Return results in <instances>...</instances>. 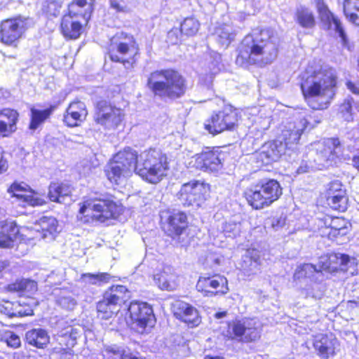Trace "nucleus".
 Instances as JSON below:
<instances>
[{"instance_id": "nucleus-25", "label": "nucleus", "mask_w": 359, "mask_h": 359, "mask_svg": "<svg viewBox=\"0 0 359 359\" xmlns=\"http://www.w3.org/2000/svg\"><path fill=\"white\" fill-rule=\"evenodd\" d=\"M19 114L11 109H4L0 111V136L8 137L16 130Z\"/></svg>"}, {"instance_id": "nucleus-33", "label": "nucleus", "mask_w": 359, "mask_h": 359, "mask_svg": "<svg viewBox=\"0 0 359 359\" xmlns=\"http://www.w3.org/2000/svg\"><path fill=\"white\" fill-rule=\"evenodd\" d=\"M262 261L258 250L252 249L247 251L244 257L243 269L247 276L257 273L260 270Z\"/></svg>"}, {"instance_id": "nucleus-9", "label": "nucleus", "mask_w": 359, "mask_h": 359, "mask_svg": "<svg viewBox=\"0 0 359 359\" xmlns=\"http://www.w3.org/2000/svg\"><path fill=\"white\" fill-rule=\"evenodd\" d=\"M313 163L316 168H327L337 163L341 153V144L338 138H329L315 144Z\"/></svg>"}, {"instance_id": "nucleus-63", "label": "nucleus", "mask_w": 359, "mask_h": 359, "mask_svg": "<svg viewBox=\"0 0 359 359\" xmlns=\"http://www.w3.org/2000/svg\"><path fill=\"white\" fill-rule=\"evenodd\" d=\"M347 88L351 91L355 95H359V86L352 83L351 81H347L346 83Z\"/></svg>"}, {"instance_id": "nucleus-42", "label": "nucleus", "mask_w": 359, "mask_h": 359, "mask_svg": "<svg viewBox=\"0 0 359 359\" xmlns=\"http://www.w3.org/2000/svg\"><path fill=\"white\" fill-rule=\"evenodd\" d=\"M262 189L266 192L271 204L282 195V188L279 182L275 180H263L259 182Z\"/></svg>"}, {"instance_id": "nucleus-27", "label": "nucleus", "mask_w": 359, "mask_h": 359, "mask_svg": "<svg viewBox=\"0 0 359 359\" xmlns=\"http://www.w3.org/2000/svg\"><path fill=\"white\" fill-rule=\"evenodd\" d=\"M79 18L81 17L71 15L69 13L62 18L61 29L65 36L70 39H77L80 36L82 29L81 23L74 19Z\"/></svg>"}, {"instance_id": "nucleus-32", "label": "nucleus", "mask_w": 359, "mask_h": 359, "mask_svg": "<svg viewBox=\"0 0 359 359\" xmlns=\"http://www.w3.org/2000/svg\"><path fill=\"white\" fill-rule=\"evenodd\" d=\"M19 229L13 222H7L0 226V248H12Z\"/></svg>"}, {"instance_id": "nucleus-58", "label": "nucleus", "mask_w": 359, "mask_h": 359, "mask_svg": "<svg viewBox=\"0 0 359 359\" xmlns=\"http://www.w3.org/2000/svg\"><path fill=\"white\" fill-rule=\"evenodd\" d=\"M313 165L310 163H308L306 161H302L300 165L297 169V174H304L308 172L313 168Z\"/></svg>"}, {"instance_id": "nucleus-38", "label": "nucleus", "mask_w": 359, "mask_h": 359, "mask_svg": "<svg viewBox=\"0 0 359 359\" xmlns=\"http://www.w3.org/2000/svg\"><path fill=\"white\" fill-rule=\"evenodd\" d=\"M70 193L71 188L67 184L51 183L49 186L48 197L52 201L63 203Z\"/></svg>"}, {"instance_id": "nucleus-17", "label": "nucleus", "mask_w": 359, "mask_h": 359, "mask_svg": "<svg viewBox=\"0 0 359 359\" xmlns=\"http://www.w3.org/2000/svg\"><path fill=\"white\" fill-rule=\"evenodd\" d=\"M308 120L304 116L299 121L293 123H289L285 128L282 131V142L285 148L291 149L297 144L300 139V137L306 129Z\"/></svg>"}, {"instance_id": "nucleus-52", "label": "nucleus", "mask_w": 359, "mask_h": 359, "mask_svg": "<svg viewBox=\"0 0 359 359\" xmlns=\"http://www.w3.org/2000/svg\"><path fill=\"white\" fill-rule=\"evenodd\" d=\"M327 194V197H330L334 195L346 194V192L342 184L338 180H334L328 184Z\"/></svg>"}, {"instance_id": "nucleus-36", "label": "nucleus", "mask_w": 359, "mask_h": 359, "mask_svg": "<svg viewBox=\"0 0 359 359\" xmlns=\"http://www.w3.org/2000/svg\"><path fill=\"white\" fill-rule=\"evenodd\" d=\"M55 106H50L45 109H38L34 107L30 109V123L29 128L35 130L39 128L50 116L55 110Z\"/></svg>"}, {"instance_id": "nucleus-8", "label": "nucleus", "mask_w": 359, "mask_h": 359, "mask_svg": "<svg viewBox=\"0 0 359 359\" xmlns=\"http://www.w3.org/2000/svg\"><path fill=\"white\" fill-rule=\"evenodd\" d=\"M238 122V113L232 106H225L214 112L204 122V128L210 134L215 135L226 130L234 129Z\"/></svg>"}, {"instance_id": "nucleus-51", "label": "nucleus", "mask_w": 359, "mask_h": 359, "mask_svg": "<svg viewBox=\"0 0 359 359\" xmlns=\"http://www.w3.org/2000/svg\"><path fill=\"white\" fill-rule=\"evenodd\" d=\"M1 339L13 348H17L21 345L20 337L11 330L3 331L1 334Z\"/></svg>"}, {"instance_id": "nucleus-62", "label": "nucleus", "mask_w": 359, "mask_h": 359, "mask_svg": "<svg viewBox=\"0 0 359 359\" xmlns=\"http://www.w3.org/2000/svg\"><path fill=\"white\" fill-rule=\"evenodd\" d=\"M168 37L172 43H177L179 41L177 29H172L168 34Z\"/></svg>"}, {"instance_id": "nucleus-46", "label": "nucleus", "mask_w": 359, "mask_h": 359, "mask_svg": "<svg viewBox=\"0 0 359 359\" xmlns=\"http://www.w3.org/2000/svg\"><path fill=\"white\" fill-rule=\"evenodd\" d=\"M98 316L102 319H109L118 309L113 304L110 303L105 297L100 301L97 305Z\"/></svg>"}, {"instance_id": "nucleus-12", "label": "nucleus", "mask_w": 359, "mask_h": 359, "mask_svg": "<svg viewBox=\"0 0 359 359\" xmlns=\"http://www.w3.org/2000/svg\"><path fill=\"white\" fill-rule=\"evenodd\" d=\"M226 154L219 148L203 150L192 157L190 162L196 168L209 172H217L222 169Z\"/></svg>"}, {"instance_id": "nucleus-28", "label": "nucleus", "mask_w": 359, "mask_h": 359, "mask_svg": "<svg viewBox=\"0 0 359 359\" xmlns=\"http://www.w3.org/2000/svg\"><path fill=\"white\" fill-rule=\"evenodd\" d=\"M350 261L349 256L346 255L332 253L326 258V262L323 263L322 269L329 272L345 271Z\"/></svg>"}, {"instance_id": "nucleus-14", "label": "nucleus", "mask_w": 359, "mask_h": 359, "mask_svg": "<svg viewBox=\"0 0 359 359\" xmlns=\"http://www.w3.org/2000/svg\"><path fill=\"white\" fill-rule=\"evenodd\" d=\"M27 28V18L20 16L5 20L0 25V41L6 45H13L22 36Z\"/></svg>"}, {"instance_id": "nucleus-55", "label": "nucleus", "mask_w": 359, "mask_h": 359, "mask_svg": "<svg viewBox=\"0 0 359 359\" xmlns=\"http://www.w3.org/2000/svg\"><path fill=\"white\" fill-rule=\"evenodd\" d=\"M60 336L62 337H69L72 341H75L78 337V332L76 329L72 327V326H68L65 330H62L60 332Z\"/></svg>"}, {"instance_id": "nucleus-10", "label": "nucleus", "mask_w": 359, "mask_h": 359, "mask_svg": "<svg viewBox=\"0 0 359 359\" xmlns=\"http://www.w3.org/2000/svg\"><path fill=\"white\" fill-rule=\"evenodd\" d=\"M124 116L122 109L103 100L97 104L93 118L95 123L103 129L114 130L120 126Z\"/></svg>"}, {"instance_id": "nucleus-57", "label": "nucleus", "mask_w": 359, "mask_h": 359, "mask_svg": "<svg viewBox=\"0 0 359 359\" xmlns=\"http://www.w3.org/2000/svg\"><path fill=\"white\" fill-rule=\"evenodd\" d=\"M15 307L18 311H20V313H16V317H22L26 316L33 315V310L30 307H24L20 303L16 302Z\"/></svg>"}, {"instance_id": "nucleus-23", "label": "nucleus", "mask_w": 359, "mask_h": 359, "mask_svg": "<svg viewBox=\"0 0 359 359\" xmlns=\"http://www.w3.org/2000/svg\"><path fill=\"white\" fill-rule=\"evenodd\" d=\"M266 194L259 182L247 188L245 191L248 204L256 210L263 209L271 205V200H269Z\"/></svg>"}, {"instance_id": "nucleus-49", "label": "nucleus", "mask_w": 359, "mask_h": 359, "mask_svg": "<svg viewBox=\"0 0 359 359\" xmlns=\"http://www.w3.org/2000/svg\"><path fill=\"white\" fill-rule=\"evenodd\" d=\"M320 271L311 264H304L297 268L294 273V279L303 278H312L315 274L320 275Z\"/></svg>"}, {"instance_id": "nucleus-22", "label": "nucleus", "mask_w": 359, "mask_h": 359, "mask_svg": "<svg viewBox=\"0 0 359 359\" xmlns=\"http://www.w3.org/2000/svg\"><path fill=\"white\" fill-rule=\"evenodd\" d=\"M174 315L191 327L198 326L201 322L198 310L184 302H176L174 306Z\"/></svg>"}, {"instance_id": "nucleus-40", "label": "nucleus", "mask_w": 359, "mask_h": 359, "mask_svg": "<svg viewBox=\"0 0 359 359\" xmlns=\"http://www.w3.org/2000/svg\"><path fill=\"white\" fill-rule=\"evenodd\" d=\"M294 20L302 27L305 29H311L316 25V20L313 12L304 6L297 8Z\"/></svg>"}, {"instance_id": "nucleus-2", "label": "nucleus", "mask_w": 359, "mask_h": 359, "mask_svg": "<svg viewBox=\"0 0 359 359\" xmlns=\"http://www.w3.org/2000/svg\"><path fill=\"white\" fill-rule=\"evenodd\" d=\"M337 84L336 70L327 65H309L302 75L301 89L313 109L328 107L335 96Z\"/></svg>"}, {"instance_id": "nucleus-45", "label": "nucleus", "mask_w": 359, "mask_h": 359, "mask_svg": "<svg viewBox=\"0 0 359 359\" xmlns=\"http://www.w3.org/2000/svg\"><path fill=\"white\" fill-rule=\"evenodd\" d=\"M57 304L67 310H73L77 305L74 294L68 290H61L57 295Z\"/></svg>"}, {"instance_id": "nucleus-64", "label": "nucleus", "mask_w": 359, "mask_h": 359, "mask_svg": "<svg viewBox=\"0 0 359 359\" xmlns=\"http://www.w3.org/2000/svg\"><path fill=\"white\" fill-rule=\"evenodd\" d=\"M121 359H140L136 355H133L129 351L123 350L121 354Z\"/></svg>"}, {"instance_id": "nucleus-19", "label": "nucleus", "mask_w": 359, "mask_h": 359, "mask_svg": "<svg viewBox=\"0 0 359 359\" xmlns=\"http://www.w3.org/2000/svg\"><path fill=\"white\" fill-rule=\"evenodd\" d=\"M27 185L22 183L14 182L8 189V192L12 197H15L22 203L31 206H41L45 203L43 198L39 197L37 194L32 191H27Z\"/></svg>"}, {"instance_id": "nucleus-48", "label": "nucleus", "mask_w": 359, "mask_h": 359, "mask_svg": "<svg viewBox=\"0 0 359 359\" xmlns=\"http://www.w3.org/2000/svg\"><path fill=\"white\" fill-rule=\"evenodd\" d=\"M328 205L333 210L344 212L348 208V197L346 194L334 195L327 197Z\"/></svg>"}, {"instance_id": "nucleus-18", "label": "nucleus", "mask_w": 359, "mask_h": 359, "mask_svg": "<svg viewBox=\"0 0 359 359\" xmlns=\"http://www.w3.org/2000/svg\"><path fill=\"white\" fill-rule=\"evenodd\" d=\"M155 285L162 290L173 291L179 285V278L173 267L163 266L154 274Z\"/></svg>"}, {"instance_id": "nucleus-20", "label": "nucleus", "mask_w": 359, "mask_h": 359, "mask_svg": "<svg viewBox=\"0 0 359 359\" xmlns=\"http://www.w3.org/2000/svg\"><path fill=\"white\" fill-rule=\"evenodd\" d=\"M37 235L35 238L53 240L60 231L58 222L53 217L43 216L38 220L33 226Z\"/></svg>"}, {"instance_id": "nucleus-43", "label": "nucleus", "mask_w": 359, "mask_h": 359, "mask_svg": "<svg viewBox=\"0 0 359 359\" xmlns=\"http://www.w3.org/2000/svg\"><path fill=\"white\" fill-rule=\"evenodd\" d=\"M344 13L350 22L359 26V0H345Z\"/></svg>"}, {"instance_id": "nucleus-34", "label": "nucleus", "mask_w": 359, "mask_h": 359, "mask_svg": "<svg viewBox=\"0 0 359 359\" xmlns=\"http://www.w3.org/2000/svg\"><path fill=\"white\" fill-rule=\"evenodd\" d=\"M324 224L327 228L330 229L328 233L329 237L344 236L348 233V222L342 217H325Z\"/></svg>"}, {"instance_id": "nucleus-3", "label": "nucleus", "mask_w": 359, "mask_h": 359, "mask_svg": "<svg viewBox=\"0 0 359 359\" xmlns=\"http://www.w3.org/2000/svg\"><path fill=\"white\" fill-rule=\"evenodd\" d=\"M277 42L276 36L270 29L253 31L243 39L236 60V64L247 67L271 62L277 56Z\"/></svg>"}, {"instance_id": "nucleus-47", "label": "nucleus", "mask_w": 359, "mask_h": 359, "mask_svg": "<svg viewBox=\"0 0 359 359\" xmlns=\"http://www.w3.org/2000/svg\"><path fill=\"white\" fill-rule=\"evenodd\" d=\"M11 291L25 293H33L37 290V284L35 281L29 279H22L8 286Z\"/></svg>"}, {"instance_id": "nucleus-15", "label": "nucleus", "mask_w": 359, "mask_h": 359, "mask_svg": "<svg viewBox=\"0 0 359 359\" xmlns=\"http://www.w3.org/2000/svg\"><path fill=\"white\" fill-rule=\"evenodd\" d=\"M227 280L221 276L200 277L196 284L198 292L205 296L212 297L216 294H224L229 291Z\"/></svg>"}, {"instance_id": "nucleus-54", "label": "nucleus", "mask_w": 359, "mask_h": 359, "mask_svg": "<svg viewBox=\"0 0 359 359\" xmlns=\"http://www.w3.org/2000/svg\"><path fill=\"white\" fill-rule=\"evenodd\" d=\"M83 278H88L92 283H96L97 281L107 282L109 280V274L101 273L97 274L86 273L83 275Z\"/></svg>"}, {"instance_id": "nucleus-60", "label": "nucleus", "mask_w": 359, "mask_h": 359, "mask_svg": "<svg viewBox=\"0 0 359 359\" xmlns=\"http://www.w3.org/2000/svg\"><path fill=\"white\" fill-rule=\"evenodd\" d=\"M285 225V219L280 217L273 218L271 222L273 229L277 231L279 228Z\"/></svg>"}, {"instance_id": "nucleus-50", "label": "nucleus", "mask_w": 359, "mask_h": 359, "mask_svg": "<svg viewBox=\"0 0 359 359\" xmlns=\"http://www.w3.org/2000/svg\"><path fill=\"white\" fill-rule=\"evenodd\" d=\"M323 287L316 283L307 285L306 287L301 290V294L305 298L312 297L314 299H320L323 295Z\"/></svg>"}, {"instance_id": "nucleus-5", "label": "nucleus", "mask_w": 359, "mask_h": 359, "mask_svg": "<svg viewBox=\"0 0 359 359\" xmlns=\"http://www.w3.org/2000/svg\"><path fill=\"white\" fill-rule=\"evenodd\" d=\"M121 211V208L111 200L90 198L83 203L78 218L84 223L104 222L116 217Z\"/></svg>"}, {"instance_id": "nucleus-59", "label": "nucleus", "mask_w": 359, "mask_h": 359, "mask_svg": "<svg viewBox=\"0 0 359 359\" xmlns=\"http://www.w3.org/2000/svg\"><path fill=\"white\" fill-rule=\"evenodd\" d=\"M104 351L108 354L111 353L113 355H121L123 351H121L120 348L116 345H111V346H105Z\"/></svg>"}, {"instance_id": "nucleus-29", "label": "nucleus", "mask_w": 359, "mask_h": 359, "mask_svg": "<svg viewBox=\"0 0 359 359\" xmlns=\"http://www.w3.org/2000/svg\"><path fill=\"white\" fill-rule=\"evenodd\" d=\"M95 1V0H74L69 5L68 11L71 15H79L88 22L94 10Z\"/></svg>"}, {"instance_id": "nucleus-1", "label": "nucleus", "mask_w": 359, "mask_h": 359, "mask_svg": "<svg viewBox=\"0 0 359 359\" xmlns=\"http://www.w3.org/2000/svg\"><path fill=\"white\" fill-rule=\"evenodd\" d=\"M168 169V158L161 151L149 149L138 154L128 147L114 156L106 175L110 182L116 184L124 182L133 172L151 184H157L166 176Z\"/></svg>"}, {"instance_id": "nucleus-21", "label": "nucleus", "mask_w": 359, "mask_h": 359, "mask_svg": "<svg viewBox=\"0 0 359 359\" xmlns=\"http://www.w3.org/2000/svg\"><path fill=\"white\" fill-rule=\"evenodd\" d=\"M88 111L85 103L81 101H74L66 109L63 121L69 127H76L86 119Z\"/></svg>"}, {"instance_id": "nucleus-61", "label": "nucleus", "mask_w": 359, "mask_h": 359, "mask_svg": "<svg viewBox=\"0 0 359 359\" xmlns=\"http://www.w3.org/2000/svg\"><path fill=\"white\" fill-rule=\"evenodd\" d=\"M48 11L50 14H53V15H55L56 13L58 12V9L60 8V5L58 3L55 2V1H50L48 3Z\"/></svg>"}, {"instance_id": "nucleus-44", "label": "nucleus", "mask_w": 359, "mask_h": 359, "mask_svg": "<svg viewBox=\"0 0 359 359\" xmlns=\"http://www.w3.org/2000/svg\"><path fill=\"white\" fill-rule=\"evenodd\" d=\"M201 24L198 20L194 17H188L184 19L180 25L182 34L187 36H194L199 30Z\"/></svg>"}, {"instance_id": "nucleus-35", "label": "nucleus", "mask_w": 359, "mask_h": 359, "mask_svg": "<svg viewBox=\"0 0 359 359\" xmlns=\"http://www.w3.org/2000/svg\"><path fill=\"white\" fill-rule=\"evenodd\" d=\"M26 341L38 348H44L50 341L48 332L41 328L32 329L26 332Z\"/></svg>"}, {"instance_id": "nucleus-39", "label": "nucleus", "mask_w": 359, "mask_h": 359, "mask_svg": "<svg viewBox=\"0 0 359 359\" xmlns=\"http://www.w3.org/2000/svg\"><path fill=\"white\" fill-rule=\"evenodd\" d=\"M219 60L220 56L218 55L217 58H215L214 60L208 62L207 66L203 68V70L200 75V82L208 88L211 86L214 76L220 70Z\"/></svg>"}, {"instance_id": "nucleus-41", "label": "nucleus", "mask_w": 359, "mask_h": 359, "mask_svg": "<svg viewBox=\"0 0 359 359\" xmlns=\"http://www.w3.org/2000/svg\"><path fill=\"white\" fill-rule=\"evenodd\" d=\"M127 288L123 285H113L107 290L104 297H105L110 303L113 304L115 306L118 307L122 301L128 297Z\"/></svg>"}, {"instance_id": "nucleus-30", "label": "nucleus", "mask_w": 359, "mask_h": 359, "mask_svg": "<svg viewBox=\"0 0 359 359\" xmlns=\"http://www.w3.org/2000/svg\"><path fill=\"white\" fill-rule=\"evenodd\" d=\"M241 224L229 220L222 224V231H210V235L214 238V245H219L222 243L224 237L233 238L239 235L241 232Z\"/></svg>"}, {"instance_id": "nucleus-56", "label": "nucleus", "mask_w": 359, "mask_h": 359, "mask_svg": "<svg viewBox=\"0 0 359 359\" xmlns=\"http://www.w3.org/2000/svg\"><path fill=\"white\" fill-rule=\"evenodd\" d=\"M110 6L117 12L127 11V4L124 0H109Z\"/></svg>"}, {"instance_id": "nucleus-37", "label": "nucleus", "mask_w": 359, "mask_h": 359, "mask_svg": "<svg viewBox=\"0 0 359 359\" xmlns=\"http://www.w3.org/2000/svg\"><path fill=\"white\" fill-rule=\"evenodd\" d=\"M213 36L221 46L226 48L233 41L235 33L231 25L221 24L215 27Z\"/></svg>"}, {"instance_id": "nucleus-24", "label": "nucleus", "mask_w": 359, "mask_h": 359, "mask_svg": "<svg viewBox=\"0 0 359 359\" xmlns=\"http://www.w3.org/2000/svg\"><path fill=\"white\" fill-rule=\"evenodd\" d=\"M317 9L319 13L320 18L323 23L324 26L327 29H334L338 33L339 37L345 41L346 34L341 27L340 21L330 12L327 6L321 1L317 4Z\"/></svg>"}, {"instance_id": "nucleus-26", "label": "nucleus", "mask_w": 359, "mask_h": 359, "mask_svg": "<svg viewBox=\"0 0 359 359\" xmlns=\"http://www.w3.org/2000/svg\"><path fill=\"white\" fill-rule=\"evenodd\" d=\"M337 341L335 338L329 337L326 334H318L315 336L313 346L318 351V355L328 358L334 353L335 345Z\"/></svg>"}, {"instance_id": "nucleus-7", "label": "nucleus", "mask_w": 359, "mask_h": 359, "mask_svg": "<svg viewBox=\"0 0 359 359\" xmlns=\"http://www.w3.org/2000/svg\"><path fill=\"white\" fill-rule=\"evenodd\" d=\"M262 327L254 318H242L229 322L224 333L228 339L241 343H250L259 339Z\"/></svg>"}, {"instance_id": "nucleus-4", "label": "nucleus", "mask_w": 359, "mask_h": 359, "mask_svg": "<svg viewBox=\"0 0 359 359\" xmlns=\"http://www.w3.org/2000/svg\"><path fill=\"white\" fill-rule=\"evenodd\" d=\"M147 86L154 97L162 100H174L186 92L185 79L172 69L156 70L147 78Z\"/></svg>"}, {"instance_id": "nucleus-31", "label": "nucleus", "mask_w": 359, "mask_h": 359, "mask_svg": "<svg viewBox=\"0 0 359 359\" xmlns=\"http://www.w3.org/2000/svg\"><path fill=\"white\" fill-rule=\"evenodd\" d=\"M187 225L186 215L178 212L169 216L165 231L170 236H178L182 233Z\"/></svg>"}, {"instance_id": "nucleus-16", "label": "nucleus", "mask_w": 359, "mask_h": 359, "mask_svg": "<svg viewBox=\"0 0 359 359\" xmlns=\"http://www.w3.org/2000/svg\"><path fill=\"white\" fill-rule=\"evenodd\" d=\"M284 151L282 141H276L264 144L253 157L256 160L257 167H261L278 161Z\"/></svg>"}, {"instance_id": "nucleus-53", "label": "nucleus", "mask_w": 359, "mask_h": 359, "mask_svg": "<svg viewBox=\"0 0 359 359\" xmlns=\"http://www.w3.org/2000/svg\"><path fill=\"white\" fill-rule=\"evenodd\" d=\"M1 313L7 316L9 318L16 317V313H20V311L16 309L15 302H6L0 307Z\"/></svg>"}, {"instance_id": "nucleus-13", "label": "nucleus", "mask_w": 359, "mask_h": 359, "mask_svg": "<svg viewBox=\"0 0 359 359\" xmlns=\"http://www.w3.org/2000/svg\"><path fill=\"white\" fill-rule=\"evenodd\" d=\"M209 190L208 184L198 181H192L182 186L179 199L184 206L198 207L205 200Z\"/></svg>"}, {"instance_id": "nucleus-11", "label": "nucleus", "mask_w": 359, "mask_h": 359, "mask_svg": "<svg viewBox=\"0 0 359 359\" xmlns=\"http://www.w3.org/2000/svg\"><path fill=\"white\" fill-rule=\"evenodd\" d=\"M128 313L133 330L144 333L151 328L156 322L152 308L146 302H131Z\"/></svg>"}, {"instance_id": "nucleus-6", "label": "nucleus", "mask_w": 359, "mask_h": 359, "mask_svg": "<svg viewBox=\"0 0 359 359\" xmlns=\"http://www.w3.org/2000/svg\"><path fill=\"white\" fill-rule=\"evenodd\" d=\"M138 48L133 37L125 33H118L111 39L109 55L114 62H121L126 68L132 67Z\"/></svg>"}]
</instances>
